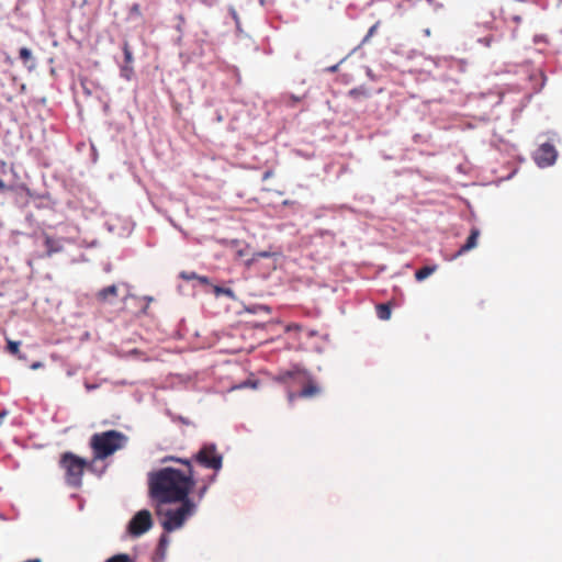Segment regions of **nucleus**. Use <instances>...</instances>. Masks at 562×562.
<instances>
[{
  "label": "nucleus",
  "instance_id": "nucleus-1",
  "mask_svg": "<svg viewBox=\"0 0 562 562\" xmlns=\"http://www.w3.org/2000/svg\"><path fill=\"white\" fill-rule=\"evenodd\" d=\"M161 461H175L184 467H166L148 475V492L155 504L156 515L161 519L164 530L171 532L181 528L196 512V504L189 494L198 479L191 460L167 456Z\"/></svg>",
  "mask_w": 562,
  "mask_h": 562
},
{
  "label": "nucleus",
  "instance_id": "nucleus-2",
  "mask_svg": "<svg viewBox=\"0 0 562 562\" xmlns=\"http://www.w3.org/2000/svg\"><path fill=\"white\" fill-rule=\"evenodd\" d=\"M128 441V437L119 430H106L92 435L90 447L93 457L97 460H104L123 449Z\"/></svg>",
  "mask_w": 562,
  "mask_h": 562
},
{
  "label": "nucleus",
  "instance_id": "nucleus-3",
  "mask_svg": "<svg viewBox=\"0 0 562 562\" xmlns=\"http://www.w3.org/2000/svg\"><path fill=\"white\" fill-rule=\"evenodd\" d=\"M60 468L65 471V480L69 486L80 487L87 461L72 452H65L59 460Z\"/></svg>",
  "mask_w": 562,
  "mask_h": 562
},
{
  "label": "nucleus",
  "instance_id": "nucleus-4",
  "mask_svg": "<svg viewBox=\"0 0 562 562\" xmlns=\"http://www.w3.org/2000/svg\"><path fill=\"white\" fill-rule=\"evenodd\" d=\"M189 460L192 461V464L196 463L203 468L213 470L215 473L223 467V456L217 451L214 443L204 445Z\"/></svg>",
  "mask_w": 562,
  "mask_h": 562
},
{
  "label": "nucleus",
  "instance_id": "nucleus-5",
  "mask_svg": "<svg viewBox=\"0 0 562 562\" xmlns=\"http://www.w3.org/2000/svg\"><path fill=\"white\" fill-rule=\"evenodd\" d=\"M153 526L151 514L147 509L139 510L131 519L128 531L131 535L138 537L147 532Z\"/></svg>",
  "mask_w": 562,
  "mask_h": 562
},
{
  "label": "nucleus",
  "instance_id": "nucleus-6",
  "mask_svg": "<svg viewBox=\"0 0 562 562\" xmlns=\"http://www.w3.org/2000/svg\"><path fill=\"white\" fill-rule=\"evenodd\" d=\"M558 157L557 149L550 143L540 145L535 155V160L539 167H548L555 162Z\"/></svg>",
  "mask_w": 562,
  "mask_h": 562
},
{
  "label": "nucleus",
  "instance_id": "nucleus-7",
  "mask_svg": "<svg viewBox=\"0 0 562 562\" xmlns=\"http://www.w3.org/2000/svg\"><path fill=\"white\" fill-rule=\"evenodd\" d=\"M305 378H307V372L300 367H293L290 370L282 371L276 378L277 381L281 383H288L291 380H295L297 382H304Z\"/></svg>",
  "mask_w": 562,
  "mask_h": 562
},
{
  "label": "nucleus",
  "instance_id": "nucleus-8",
  "mask_svg": "<svg viewBox=\"0 0 562 562\" xmlns=\"http://www.w3.org/2000/svg\"><path fill=\"white\" fill-rule=\"evenodd\" d=\"M305 381H307V384L303 386L299 394H295L293 392H290L288 394V400L290 403H292L296 396L306 398L316 396L321 393V389L314 383L308 373L307 378H305Z\"/></svg>",
  "mask_w": 562,
  "mask_h": 562
},
{
  "label": "nucleus",
  "instance_id": "nucleus-9",
  "mask_svg": "<svg viewBox=\"0 0 562 562\" xmlns=\"http://www.w3.org/2000/svg\"><path fill=\"white\" fill-rule=\"evenodd\" d=\"M44 246L46 248L43 257H52L55 254L61 252L64 250L63 240L60 238H55L47 233H43Z\"/></svg>",
  "mask_w": 562,
  "mask_h": 562
},
{
  "label": "nucleus",
  "instance_id": "nucleus-10",
  "mask_svg": "<svg viewBox=\"0 0 562 562\" xmlns=\"http://www.w3.org/2000/svg\"><path fill=\"white\" fill-rule=\"evenodd\" d=\"M479 236H480V231L477 228H472L469 237L467 238L465 244L460 247V249L457 252V256H460V255L475 248L477 245Z\"/></svg>",
  "mask_w": 562,
  "mask_h": 562
},
{
  "label": "nucleus",
  "instance_id": "nucleus-11",
  "mask_svg": "<svg viewBox=\"0 0 562 562\" xmlns=\"http://www.w3.org/2000/svg\"><path fill=\"white\" fill-rule=\"evenodd\" d=\"M119 294L117 286L115 284L109 285L106 288L101 289L95 294V297L99 302L105 303L109 302L111 297H116Z\"/></svg>",
  "mask_w": 562,
  "mask_h": 562
},
{
  "label": "nucleus",
  "instance_id": "nucleus-12",
  "mask_svg": "<svg viewBox=\"0 0 562 562\" xmlns=\"http://www.w3.org/2000/svg\"><path fill=\"white\" fill-rule=\"evenodd\" d=\"M438 269V266L437 265H432V266H425L423 267L422 269H418L416 272H415V279L417 281H424L425 279H427L429 276H431L435 271H437Z\"/></svg>",
  "mask_w": 562,
  "mask_h": 562
},
{
  "label": "nucleus",
  "instance_id": "nucleus-13",
  "mask_svg": "<svg viewBox=\"0 0 562 562\" xmlns=\"http://www.w3.org/2000/svg\"><path fill=\"white\" fill-rule=\"evenodd\" d=\"M376 313L380 319L386 321L391 317V307L389 304H379Z\"/></svg>",
  "mask_w": 562,
  "mask_h": 562
},
{
  "label": "nucleus",
  "instance_id": "nucleus-14",
  "mask_svg": "<svg viewBox=\"0 0 562 562\" xmlns=\"http://www.w3.org/2000/svg\"><path fill=\"white\" fill-rule=\"evenodd\" d=\"M215 479V474L209 476L207 479H203L202 480V486L199 488L198 491V497L199 499H202L204 497V495L206 494L207 490H209V486L212 484V482L214 481Z\"/></svg>",
  "mask_w": 562,
  "mask_h": 562
},
{
  "label": "nucleus",
  "instance_id": "nucleus-15",
  "mask_svg": "<svg viewBox=\"0 0 562 562\" xmlns=\"http://www.w3.org/2000/svg\"><path fill=\"white\" fill-rule=\"evenodd\" d=\"M7 350L14 356H19L20 352V341L7 340Z\"/></svg>",
  "mask_w": 562,
  "mask_h": 562
},
{
  "label": "nucleus",
  "instance_id": "nucleus-16",
  "mask_svg": "<svg viewBox=\"0 0 562 562\" xmlns=\"http://www.w3.org/2000/svg\"><path fill=\"white\" fill-rule=\"evenodd\" d=\"M105 562H132V559L126 553H120L111 557Z\"/></svg>",
  "mask_w": 562,
  "mask_h": 562
},
{
  "label": "nucleus",
  "instance_id": "nucleus-17",
  "mask_svg": "<svg viewBox=\"0 0 562 562\" xmlns=\"http://www.w3.org/2000/svg\"><path fill=\"white\" fill-rule=\"evenodd\" d=\"M123 52H124V59L126 64H131L133 61V55L130 49L128 43H124L123 45Z\"/></svg>",
  "mask_w": 562,
  "mask_h": 562
},
{
  "label": "nucleus",
  "instance_id": "nucleus-18",
  "mask_svg": "<svg viewBox=\"0 0 562 562\" xmlns=\"http://www.w3.org/2000/svg\"><path fill=\"white\" fill-rule=\"evenodd\" d=\"M19 55L24 63H26L32 57L31 50L26 47H22L19 52Z\"/></svg>",
  "mask_w": 562,
  "mask_h": 562
},
{
  "label": "nucleus",
  "instance_id": "nucleus-19",
  "mask_svg": "<svg viewBox=\"0 0 562 562\" xmlns=\"http://www.w3.org/2000/svg\"><path fill=\"white\" fill-rule=\"evenodd\" d=\"M130 16H136V18L142 16L140 5L138 3H134L130 8Z\"/></svg>",
  "mask_w": 562,
  "mask_h": 562
},
{
  "label": "nucleus",
  "instance_id": "nucleus-20",
  "mask_svg": "<svg viewBox=\"0 0 562 562\" xmlns=\"http://www.w3.org/2000/svg\"><path fill=\"white\" fill-rule=\"evenodd\" d=\"M257 384L258 382L257 381H251V380H247L236 386H234L233 389H244V387H252V389H256L257 387Z\"/></svg>",
  "mask_w": 562,
  "mask_h": 562
},
{
  "label": "nucleus",
  "instance_id": "nucleus-21",
  "mask_svg": "<svg viewBox=\"0 0 562 562\" xmlns=\"http://www.w3.org/2000/svg\"><path fill=\"white\" fill-rule=\"evenodd\" d=\"M301 101V98L300 97H296L294 94H290L288 97V100H285V103L290 106H293L294 104H296L297 102Z\"/></svg>",
  "mask_w": 562,
  "mask_h": 562
},
{
  "label": "nucleus",
  "instance_id": "nucleus-22",
  "mask_svg": "<svg viewBox=\"0 0 562 562\" xmlns=\"http://www.w3.org/2000/svg\"><path fill=\"white\" fill-rule=\"evenodd\" d=\"M180 277L184 280H193V279H198V274H195L194 272H181L180 273Z\"/></svg>",
  "mask_w": 562,
  "mask_h": 562
},
{
  "label": "nucleus",
  "instance_id": "nucleus-23",
  "mask_svg": "<svg viewBox=\"0 0 562 562\" xmlns=\"http://www.w3.org/2000/svg\"><path fill=\"white\" fill-rule=\"evenodd\" d=\"M378 24L379 23H375L374 25H372L369 31H368V34L366 35L363 42H367L371 36H373V34L375 33L376 29H378Z\"/></svg>",
  "mask_w": 562,
  "mask_h": 562
},
{
  "label": "nucleus",
  "instance_id": "nucleus-24",
  "mask_svg": "<svg viewBox=\"0 0 562 562\" xmlns=\"http://www.w3.org/2000/svg\"><path fill=\"white\" fill-rule=\"evenodd\" d=\"M10 190H12V188H11V187H9V186H7V184L3 182V180L0 178V192H1V193H4V192L10 191Z\"/></svg>",
  "mask_w": 562,
  "mask_h": 562
},
{
  "label": "nucleus",
  "instance_id": "nucleus-25",
  "mask_svg": "<svg viewBox=\"0 0 562 562\" xmlns=\"http://www.w3.org/2000/svg\"><path fill=\"white\" fill-rule=\"evenodd\" d=\"M167 543H168V539H167V537H166L165 535H162V536L160 537V539H159V546H160V547H164V546H166Z\"/></svg>",
  "mask_w": 562,
  "mask_h": 562
},
{
  "label": "nucleus",
  "instance_id": "nucleus-26",
  "mask_svg": "<svg viewBox=\"0 0 562 562\" xmlns=\"http://www.w3.org/2000/svg\"><path fill=\"white\" fill-rule=\"evenodd\" d=\"M196 280H199V282L202 283V284H209L207 277H200V276H198Z\"/></svg>",
  "mask_w": 562,
  "mask_h": 562
},
{
  "label": "nucleus",
  "instance_id": "nucleus-27",
  "mask_svg": "<svg viewBox=\"0 0 562 562\" xmlns=\"http://www.w3.org/2000/svg\"><path fill=\"white\" fill-rule=\"evenodd\" d=\"M272 175H273V172H272L271 170H267V171L263 173L262 179H263V180H267V179L271 178V177H272Z\"/></svg>",
  "mask_w": 562,
  "mask_h": 562
},
{
  "label": "nucleus",
  "instance_id": "nucleus-28",
  "mask_svg": "<svg viewBox=\"0 0 562 562\" xmlns=\"http://www.w3.org/2000/svg\"><path fill=\"white\" fill-rule=\"evenodd\" d=\"M349 94L352 97H358V95H360V91L357 89H352V90H350Z\"/></svg>",
  "mask_w": 562,
  "mask_h": 562
},
{
  "label": "nucleus",
  "instance_id": "nucleus-29",
  "mask_svg": "<svg viewBox=\"0 0 562 562\" xmlns=\"http://www.w3.org/2000/svg\"><path fill=\"white\" fill-rule=\"evenodd\" d=\"M41 367H42V363H41V362H34V363L31 366V368H32L33 370L38 369V368H41Z\"/></svg>",
  "mask_w": 562,
  "mask_h": 562
},
{
  "label": "nucleus",
  "instance_id": "nucleus-30",
  "mask_svg": "<svg viewBox=\"0 0 562 562\" xmlns=\"http://www.w3.org/2000/svg\"><path fill=\"white\" fill-rule=\"evenodd\" d=\"M337 69H338V65H334V66H331V67H329V68H328V71L334 72V71H336Z\"/></svg>",
  "mask_w": 562,
  "mask_h": 562
},
{
  "label": "nucleus",
  "instance_id": "nucleus-31",
  "mask_svg": "<svg viewBox=\"0 0 562 562\" xmlns=\"http://www.w3.org/2000/svg\"><path fill=\"white\" fill-rule=\"evenodd\" d=\"M7 414H8L7 411L0 412V420L3 419L7 416Z\"/></svg>",
  "mask_w": 562,
  "mask_h": 562
}]
</instances>
